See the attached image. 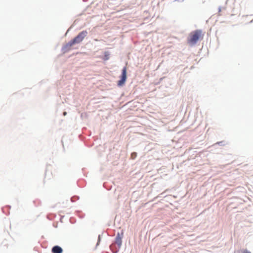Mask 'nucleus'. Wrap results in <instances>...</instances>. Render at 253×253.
<instances>
[{
  "instance_id": "nucleus-9",
  "label": "nucleus",
  "mask_w": 253,
  "mask_h": 253,
  "mask_svg": "<svg viewBox=\"0 0 253 253\" xmlns=\"http://www.w3.org/2000/svg\"><path fill=\"white\" fill-rule=\"evenodd\" d=\"M217 144H218L219 145H223V142L222 141H220V142H217Z\"/></svg>"
},
{
  "instance_id": "nucleus-13",
  "label": "nucleus",
  "mask_w": 253,
  "mask_h": 253,
  "mask_svg": "<svg viewBox=\"0 0 253 253\" xmlns=\"http://www.w3.org/2000/svg\"><path fill=\"white\" fill-rule=\"evenodd\" d=\"M66 114H67V113L66 112H64V113H63L64 116H65L66 115Z\"/></svg>"
},
{
  "instance_id": "nucleus-12",
  "label": "nucleus",
  "mask_w": 253,
  "mask_h": 253,
  "mask_svg": "<svg viewBox=\"0 0 253 253\" xmlns=\"http://www.w3.org/2000/svg\"><path fill=\"white\" fill-rule=\"evenodd\" d=\"M105 59L106 60H108V57L106 55H105Z\"/></svg>"
},
{
  "instance_id": "nucleus-2",
  "label": "nucleus",
  "mask_w": 253,
  "mask_h": 253,
  "mask_svg": "<svg viewBox=\"0 0 253 253\" xmlns=\"http://www.w3.org/2000/svg\"><path fill=\"white\" fill-rule=\"evenodd\" d=\"M201 33L202 31L200 30L195 31L190 40V42L193 44H196L198 41Z\"/></svg>"
},
{
  "instance_id": "nucleus-11",
  "label": "nucleus",
  "mask_w": 253,
  "mask_h": 253,
  "mask_svg": "<svg viewBox=\"0 0 253 253\" xmlns=\"http://www.w3.org/2000/svg\"><path fill=\"white\" fill-rule=\"evenodd\" d=\"M220 11H221V7H218V11L220 12Z\"/></svg>"
},
{
  "instance_id": "nucleus-5",
  "label": "nucleus",
  "mask_w": 253,
  "mask_h": 253,
  "mask_svg": "<svg viewBox=\"0 0 253 253\" xmlns=\"http://www.w3.org/2000/svg\"><path fill=\"white\" fill-rule=\"evenodd\" d=\"M52 252L53 253H62L63 250L60 247L55 246L52 248Z\"/></svg>"
},
{
  "instance_id": "nucleus-4",
  "label": "nucleus",
  "mask_w": 253,
  "mask_h": 253,
  "mask_svg": "<svg viewBox=\"0 0 253 253\" xmlns=\"http://www.w3.org/2000/svg\"><path fill=\"white\" fill-rule=\"evenodd\" d=\"M74 44H76V43L75 42H74V40L73 39L62 47V51L64 52H67L70 48V47Z\"/></svg>"
},
{
  "instance_id": "nucleus-7",
  "label": "nucleus",
  "mask_w": 253,
  "mask_h": 253,
  "mask_svg": "<svg viewBox=\"0 0 253 253\" xmlns=\"http://www.w3.org/2000/svg\"><path fill=\"white\" fill-rule=\"evenodd\" d=\"M131 156H132V157L133 159H134V158H135L136 157V153H132V154H131Z\"/></svg>"
},
{
  "instance_id": "nucleus-1",
  "label": "nucleus",
  "mask_w": 253,
  "mask_h": 253,
  "mask_svg": "<svg viewBox=\"0 0 253 253\" xmlns=\"http://www.w3.org/2000/svg\"><path fill=\"white\" fill-rule=\"evenodd\" d=\"M87 32L86 31H83L80 32L75 38L73 39L74 42L76 43H79L84 38L87 36Z\"/></svg>"
},
{
  "instance_id": "nucleus-3",
  "label": "nucleus",
  "mask_w": 253,
  "mask_h": 253,
  "mask_svg": "<svg viewBox=\"0 0 253 253\" xmlns=\"http://www.w3.org/2000/svg\"><path fill=\"white\" fill-rule=\"evenodd\" d=\"M126 68L124 67L122 70L121 79L118 82V85L119 86H122L126 82Z\"/></svg>"
},
{
  "instance_id": "nucleus-6",
  "label": "nucleus",
  "mask_w": 253,
  "mask_h": 253,
  "mask_svg": "<svg viewBox=\"0 0 253 253\" xmlns=\"http://www.w3.org/2000/svg\"><path fill=\"white\" fill-rule=\"evenodd\" d=\"M116 243L119 247H120L122 245V237H121L119 233H118L116 238Z\"/></svg>"
},
{
  "instance_id": "nucleus-10",
  "label": "nucleus",
  "mask_w": 253,
  "mask_h": 253,
  "mask_svg": "<svg viewBox=\"0 0 253 253\" xmlns=\"http://www.w3.org/2000/svg\"><path fill=\"white\" fill-rule=\"evenodd\" d=\"M244 253H251L247 250H246L244 252Z\"/></svg>"
},
{
  "instance_id": "nucleus-8",
  "label": "nucleus",
  "mask_w": 253,
  "mask_h": 253,
  "mask_svg": "<svg viewBox=\"0 0 253 253\" xmlns=\"http://www.w3.org/2000/svg\"><path fill=\"white\" fill-rule=\"evenodd\" d=\"M100 241V236H99V237H98V242H97V244H96V246H98V245H99V243Z\"/></svg>"
}]
</instances>
